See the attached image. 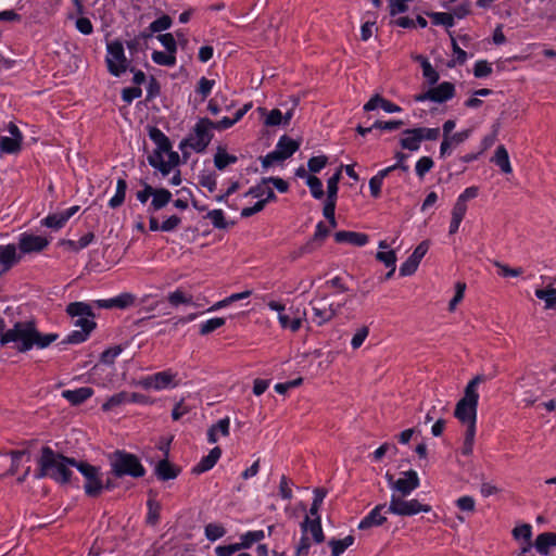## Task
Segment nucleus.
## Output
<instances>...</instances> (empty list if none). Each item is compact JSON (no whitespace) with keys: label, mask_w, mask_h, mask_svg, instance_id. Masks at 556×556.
Here are the masks:
<instances>
[{"label":"nucleus","mask_w":556,"mask_h":556,"mask_svg":"<svg viewBox=\"0 0 556 556\" xmlns=\"http://www.w3.org/2000/svg\"><path fill=\"white\" fill-rule=\"evenodd\" d=\"M212 125L213 121L210 118H201L194 125L192 134L180 142L179 149L184 151L188 147L198 153L205 151L213 138Z\"/></svg>","instance_id":"20e7f679"},{"label":"nucleus","mask_w":556,"mask_h":556,"mask_svg":"<svg viewBox=\"0 0 556 556\" xmlns=\"http://www.w3.org/2000/svg\"><path fill=\"white\" fill-rule=\"evenodd\" d=\"M214 86L215 80L207 79L206 77H201L199 79L195 92L201 96V101H204L208 97Z\"/></svg>","instance_id":"de8ad7c7"},{"label":"nucleus","mask_w":556,"mask_h":556,"mask_svg":"<svg viewBox=\"0 0 556 556\" xmlns=\"http://www.w3.org/2000/svg\"><path fill=\"white\" fill-rule=\"evenodd\" d=\"M93 395V390L89 387H81L75 390H64L62 396L73 405H79Z\"/></svg>","instance_id":"aec40b11"},{"label":"nucleus","mask_w":556,"mask_h":556,"mask_svg":"<svg viewBox=\"0 0 556 556\" xmlns=\"http://www.w3.org/2000/svg\"><path fill=\"white\" fill-rule=\"evenodd\" d=\"M67 219L65 218L64 214L62 212L50 214L47 217H45L41 220V225L52 228L54 230L61 229L65 224Z\"/></svg>","instance_id":"ea45409f"},{"label":"nucleus","mask_w":556,"mask_h":556,"mask_svg":"<svg viewBox=\"0 0 556 556\" xmlns=\"http://www.w3.org/2000/svg\"><path fill=\"white\" fill-rule=\"evenodd\" d=\"M58 339L56 333H40L34 320L16 321L12 328L2 333L0 344L2 346L13 344L20 353H25L33 348L45 349Z\"/></svg>","instance_id":"f257e3e1"},{"label":"nucleus","mask_w":556,"mask_h":556,"mask_svg":"<svg viewBox=\"0 0 556 556\" xmlns=\"http://www.w3.org/2000/svg\"><path fill=\"white\" fill-rule=\"evenodd\" d=\"M225 323H226V320L223 317L211 318L201 324L200 334L206 336V334L215 331L216 329L220 328L222 326H224Z\"/></svg>","instance_id":"a18cd8bd"},{"label":"nucleus","mask_w":556,"mask_h":556,"mask_svg":"<svg viewBox=\"0 0 556 556\" xmlns=\"http://www.w3.org/2000/svg\"><path fill=\"white\" fill-rule=\"evenodd\" d=\"M149 137L155 143L156 150L164 152L172 150V143L168 137L157 127H151L149 129Z\"/></svg>","instance_id":"cd10ccee"},{"label":"nucleus","mask_w":556,"mask_h":556,"mask_svg":"<svg viewBox=\"0 0 556 556\" xmlns=\"http://www.w3.org/2000/svg\"><path fill=\"white\" fill-rule=\"evenodd\" d=\"M172 192L165 188L154 189L149 211L156 212L165 207L172 201Z\"/></svg>","instance_id":"393cba45"},{"label":"nucleus","mask_w":556,"mask_h":556,"mask_svg":"<svg viewBox=\"0 0 556 556\" xmlns=\"http://www.w3.org/2000/svg\"><path fill=\"white\" fill-rule=\"evenodd\" d=\"M148 515H147V523L154 526L159 522L160 519V505L154 501H148Z\"/></svg>","instance_id":"13d9d810"},{"label":"nucleus","mask_w":556,"mask_h":556,"mask_svg":"<svg viewBox=\"0 0 556 556\" xmlns=\"http://www.w3.org/2000/svg\"><path fill=\"white\" fill-rule=\"evenodd\" d=\"M108 54L105 62L111 75L119 77L127 71L128 61L125 56L123 43L118 40L106 45Z\"/></svg>","instance_id":"6e6552de"},{"label":"nucleus","mask_w":556,"mask_h":556,"mask_svg":"<svg viewBox=\"0 0 556 556\" xmlns=\"http://www.w3.org/2000/svg\"><path fill=\"white\" fill-rule=\"evenodd\" d=\"M327 495V491L325 489L317 488L314 490V498L309 509V515L312 517H319L318 511L319 508Z\"/></svg>","instance_id":"49530a36"},{"label":"nucleus","mask_w":556,"mask_h":556,"mask_svg":"<svg viewBox=\"0 0 556 556\" xmlns=\"http://www.w3.org/2000/svg\"><path fill=\"white\" fill-rule=\"evenodd\" d=\"M491 73H492V67L486 61L481 60V61L476 62L475 67H473V75L477 78L486 77Z\"/></svg>","instance_id":"69168bd1"},{"label":"nucleus","mask_w":556,"mask_h":556,"mask_svg":"<svg viewBox=\"0 0 556 556\" xmlns=\"http://www.w3.org/2000/svg\"><path fill=\"white\" fill-rule=\"evenodd\" d=\"M199 184L210 192H214L217 187L216 176L214 174H203L199 177Z\"/></svg>","instance_id":"774afa93"},{"label":"nucleus","mask_w":556,"mask_h":556,"mask_svg":"<svg viewBox=\"0 0 556 556\" xmlns=\"http://www.w3.org/2000/svg\"><path fill=\"white\" fill-rule=\"evenodd\" d=\"M205 218L210 219L212 225L217 229H225L227 227L224 212L219 208L210 211Z\"/></svg>","instance_id":"3c124183"},{"label":"nucleus","mask_w":556,"mask_h":556,"mask_svg":"<svg viewBox=\"0 0 556 556\" xmlns=\"http://www.w3.org/2000/svg\"><path fill=\"white\" fill-rule=\"evenodd\" d=\"M167 300L173 306H178L180 304H193L192 296L180 289L170 292Z\"/></svg>","instance_id":"c03bdc74"},{"label":"nucleus","mask_w":556,"mask_h":556,"mask_svg":"<svg viewBox=\"0 0 556 556\" xmlns=\"http://www.w3.org/2000/svg\"><path fill=\"white\" fill-rule=\"evenodd\" d=\"M420 61L421 68H422V75L427 79L429 85H434L438 83L440 76L439 73L433 68L431 63L424 56L418 55L416 58Z\"/></svg>","instance_id":"f704fd0d"},{"label":"nucleus","mask_w":556,"mask_h":556,"mask_svg":"<svg viewBox=\"0 0 556 556\" xmlns=\"http://www.w3.org/2000/svg\"><path fill=\"white\" fill-rule=\"evenodd\" d=\"M75 467L86 479L84 485L86 494L91 497L99 496L104 489L100 478V468L85 462H77Z\"/></svg>","instance_id":"9d476101"},{"label":"nucleus","mask_w":556,"mask_h":556,"mask_svg":"<svg viewBox=\"0 0 556 556\" xmlns=\"http://www.w3.org/2000/svg\"><path fill=\"white\" fill-rule=\"evenodd\" d=\"M226 533V530L223 526L217 523H208L205 527V536L210 541H216L220 538H223Z\"/></svg>","instance_id":"864d4df0"},{"label":"nucleus","mask_w":556,"mask_h":556,"mask_svg":"<svg viewBox=\"0 0 556 556\" xmlns=\"http://www.w3.org/2000/svg\"><path fill=\"white\" fill-rule=\"evenodd\" d=\"M389 513L386 504H379L370 513L361 520L358 528L368 529L371 527H378L387 521V514Z\"/></svg>","instance_id":"dca6fc26"},{"label":"nucleus","mask_w":556,"mask_h":556,"mask_svg":"<svg viewBox=\"0 0 556 556\" xmlns=\"http://www.w3.org/2000/svg\"><path fill=\"white\" fill-rule=\"evenodd\" d=\"M484 380L485 378L481 375L471 379L465 388L464 396L456 404L454 416L466 425V429L476 430L479 400L478 386Z\"/></svg>","instance_id":"7ed1b4c3"},{"label":"nucleus","mask_w":556,"mask_h":556,"mask_svg":"<svg viewBox=\"0 0 556 556\" xmlns=\"http://www.w3.org/2000/svg\"><path fill=\"white\" fill-rule=\"evenodd\" d=\"M66 313L73 318L81 316L94 317L90 304H87L85 302L70 303L66 307Z\"/></svg>","instance_id":"7c9ffc66"},{"label":"nucleus","mask_w":556,"mask_h":556,"mask_svg":"<svg viewBox=\"0 0 556 556\" xmlns=\"http://www.w3.org/2000/svg\"><path fill=\"white\" fill-rule=\"evenodd\" d=\"M302 530L304 532H309L316 543H321L325 539L320 517L311 518L309 516H306L302 523Z\"/></svg>","instance_id":"4be33fe9"},{"label":"nucleus","mask_w":556,"mask_h":556,"mask_svg":"<svg viewBox=\"0 0 556 556\" xmlns=\"http://www.w3.org/2000/svg\"><path fill=\"white\" fill-rule=\"evenodd\" d=\"M300 148V143L288 136L278 140L274 151L269 152L262 160V166L267 168L276 162L285 161L293 155Z\"/></svg>","instance_id":"1a4fd4ad"},{"label":"nucleus","mask_w":556,"mask_h":556,"mask_svg":"<svg viewBox=\"0 0 556 556\" xmlns=\"http://www.w3.org/2000/svg\"><path fill=\"white\" fill-rule=\"evenodd\" d=\"M170 25L172 18L168 15H163L160 18L153 21L150 24L149 29L151 33H159L168 29Z\"/></svg>","instance_id":"4d7b16f0"},{"label":"nucleus","mask_w":556,"mask_h":556,"mask_svg":"<svg viewBox=\"0 0 556 556\" xmlns=\"http://www.w3.org/2000/svg\"><path fill=\"white\" fill-rule=\"evenodd\" d=\"M429 250V241L425 240L421 241L412 255L401 265L400 267V275L401 276H410L413 275L418 266L422 257L426 255V253Z\"/></svg>","instance_id":"4468645a"},{"label":"nucleus","mask_w":556,"mask_h":556,"mask_svg":"<svg viewBox=\"0 0 556 556\" xmlns=\"http://www.w3.org/2000/svg\"><path fill=\"white\" fill-rule=\"evenodd\" d=\"M376 258L382 262L387 267L395 266L396 263V255L392 250L379 251L376 255Z\"/></svg>","instance_id":"338daca9"},{"label":"nucleus","mask_w":556,"mask_h":556,"mask_svg":"<svg viewBox=\"0 0 556 556\" xmlns=\"http://www.w3.org/2000/svg\"><path fill=\"white\" fill-rule=\"evenodd\" d=\"M50 243V240L43 236L23 232L18 237L17 249L23 256L30 253H40L45 251Z\"/></svg>","instance_id":"ddd939ff"},{"label":"nucleus","mask_w":556,"mask_h":556,"mask_svg":"<svg viewBox=\"0 0 556 556\" xmlns=\"http://www.w3.org/2000/svg\"><path fill=\"white\" fill-rule=\"evenodd\" d=\"M531 535H532V527L529 523H523L514 528L513 536L516 540H525L527 542V546L522 548V553H527L531 548Z\"/></svg>","instance_id":"72a5a7b5"},{"label":"nucleus","mask_w":556,"mask_h":556,"mask_svg":"<svg viewBox=\"0 0 556 556\" xmlns=\"http://www.w3.org/2000/svg\"><path fill=\"white\" fill-rule=\"evenodd\" d=\"M238 157L236 155L227 153L223 148H218L214 155V165L217 169L224 170L228 165L237 163Z\"/></svg>","instance_id":"2f4dec72"},{"label":"nucleus","mask_w":556,"mask_h":556,"mask_svg":"<svg viewBox=\"0 0 556 556\" xmlns=\"http://www.w3.org/2000/svg\"><path fill=\"white\" fill-rule=\"evenodd\" d=\"M353 543H354V538L352 535H348L342 540L330 541L329 545L331 546L332 556H340Z\"/></svg>","instance_id":"a19ab883"},{"label":"nucleus","mask_w":556,"mask_h":556,"mask_svg":"<svg viewBox=\"0 0 556 556\" xmlns=\"http://www.w3.org/2000/svg\"><path fill=\"white\" fill-rule=\"evenodd\" d=\"M22 142L11 137L0 138V151L2 153L14 154L21 150Z\"/></svg>","instance_id":"37998d69"},{"label":"nucleus","mask_w":556,"mask_h":556,"mask_svg":"<svg viewBox=\"0 0 556 556\" xmlns=\"http://www.w3.org/2000/svg\"><path fill=\"white\" fill-rule=\"evenodd\" d=\"M136 296L131 293H121L114 298L116 308H126L135 303Z\"/></svg>","instance_id":"680f3d73"},{"label":"nucleus","mask_w":556,"mask_h":556,"mask_svg":"<svg viewBox=\"0 0 556 556\" xmlns=\"http://www.w3.org/2000/svg\"><path fill=\"white\" fill-rule=\"evenodd\" d=\"M306 185L309 188V191L313 198L320 200L324 197V189L321 180L316 176H307Z\"/></svg>","instance_id":"09e8293b"},{"label":"nucleus","mask_w":556,"mask_h":556,"mask_svg":"<svg viewBox=\"0 0 556 556\" xmlns=\"http://www.w3.org/2000/svg\"><path fill=\"white\" fill-rule=\"evenodd\" d=\"M390 14L395 16L401 13H405L408 10V2L412 0H388Z\"/></svg>","instance_id":"052dcab7"},{"label":"nucleus","mask_w":556,"mask_h":556,"mask_svg":"<svg viewBox=\"0 0 556 556\" xmlns=\"http://www.w3.org/2000/svg\"><path fill=\"white\" fill-rule=\"evenodd\" d=\"M430 18L432 21L433 24L435 25H443L445 27H452L454 25V16L453 14L451 13H446V12H434V13H431L430 15Z\"/></svg>","instance_id":"8fccbe9b"},{"label":"nucleus","mask_w":556,"mask_h":556,"mask_svg":"<svg viewBox=\"0 0 556 556\" xmlns=\"http://www.w3.org/2000/svg\"><path fill=\"white\" fill-rule=\"evenodd\" d=\"M342 166L327 181V199L337 201L338 184L341 179Z\"/></svg>","instance_id":"79ce46f5"},{"label":"nucleus","mask_w":556,"mask_h":556,"mask_svg":"<svg viewBox=\"0 0 556 556\" xmlns=\"http://www.w3.org/2000/svg\"><path fill=\"white\" fill-rule=\"evenodd\" d=\"M476 430L466 429L464 444L462 446V454L469 456L472 454L475 443Z\"/></svg>","instance_id":"6e6d98bb"},{"label":"nucleus","mask_w":556,"mask_h":556,"mask_svg":"<svg viewBox=\"0 0 556 556\" xmlns=\"http://www.w3.org/2000/svg\"><path fill=\"white\" fill-rule=\"evenodd\" d=\"M328 157L326 155L313 156L307 162L308 170L312 173H319L327 164Z\"/></svg>","instance_id":"bf43d9fd"},{"label":"nucleus","mask_w":556,"mask_h":556,"mask_svg":"<svg viewBox=\"0 0 556 556\" xmlns=\"http://www.w3.org/2000/svg\"><path fill=\"white\" fill-rule=\"evenodd\" d=\"M429 91L432 102L442 103L454 97L455 87L450 81H443L437 87L430 88Z\"/></svg>","instance_id":"6ab92c4d"},{"label":"nucleus","mask_w":556,"mask_h":556,"mask_svg":"<svg viewBox=\"0 0 556 556\" xmlns=\"http://www.w3.org/2000/svg\"><path fill=\"white\" fill-rule=\"evenodd\" d=\"M90 333L91 332L84 329L73 330L67 334L63 342L68 344H79L86 341Z\"/></svg>","instance_id":"5fc2aeb1"},{"label":"nucleus","mask_w":556,"mask_h":556,"mask_svg":"<svg viewBox=\"0 0 556 556\" xmlns=\"http://www.w3.org/2000/svg\"><path fill=\"white\" fill-rule=\"evenodd\" d=\"M122 348L119 345L110 348L105 350L101 354V362L108 365H112L115 361V358L122 353Z\"/></svg>","instance_id":"0e129e2a"},{"label":"nucleus","mask_w":556,"mask_h":556,"mask_svg":"<svg viewBox=\"0 0 556 556\" xmlns=\"http://www.w3.org/2000/svg\"><path fill=\"white\" fill-rule=\"evenodd\" d=\"M22 260V255L17 252V247L13 243L0 245V265L2 271L10 270L13 266L18 264Z\"/></svg>","instance_id":"f3484780"},{"label":"nucleus","mask_w":556,"mask_h":556,"mask_svg":"<svg viewBox=\"0 0 556 556\" xmlns=\"http://www.w3.org/2000/svg\"><path fill=\"white\" fill-rule=\"evenodd\" d=\"M222 455V450L219 447H214L210 451V453L202 457V459L193 467L192 472L194 473H203L210 469H212Z\"/></svg>","instance_id":"412c9836"},{"label":"nucleus","mask_w":556,"mask_h":556,"mask_svg":"<svg viewBox=\"0 0 556 556\" xmlns=\"http://www.w3.org/2000/svg\"><path fill=\"white\" fill-rule=\"evenodd\" d=\"M402 475L403 477L397 480H394L393 476L390 473H387L386 478L390 489L393 491L392 493H396L399 496H408L419 486V477L413 469L404 471Z\"/></svg>","instance_id":"9b49d317"},{"label":"nucleus","mask_w":556,"mask_h":556,"mask_svg":"<svg viewBox=\"0 0 556 556\" xmlns=\"http://www.w3.org/2000/svg\"><path fill=\"white\" fill-rule=\"evenodd\" d=\"M534 547L541 555H547L552 547H556V533L544 532L539 534Z\"/></svg>","instance_id":"bb28decb"},{"label":"nucleus","mask_w":556,"mask_h":556,"mask_svg":"<svg viewBox=\"0 0 556 556\" xmlns=\"http://www.w3.org/2000/svg\"><path fill=\"white\" fill-rule=\"evenodd\" d=\"M230 428V419L229 417H225L218 420L216 424L212 425L207 430V441L213 444L217 442L218 433L223 437L229 435Z\"/></svg>","instance_id":"a878e982"},{"label":"nucleus","mask_w":556,"mask_h":556,"mask_svg":"<svg viewBox=\"0 0 556 556\" xmlns=\"http://www.w3.org/2000/svg\"><path fill=\"white\" fill-rule=\"evenodd\" d=\"M127 402H129V393L123 391V392L116 393V394L112 395L111 397H109L108 401L102 404V409L104 412H109L117 406H121V405L127 403Z\"/></svg>","instance_id":"58836bf2"},{"label":"nucleus","mask_w":556,"mask_h":556,"mask_svg":"<svg viewBox=\"0 0 556 556\" xmlns=\"http://www.w3.org/2000/svg\"><path fill=\"white\" fill-rule=\"evenodd\" d=\"M368 333H369L368 327L363 326V327L358 328L351 340L352 348L354 350L361 348L362 344L364 343L365 339L368 337Z\"/></svg>","instance_id":"e2e57ef3"},{"label":"nucleus","mask_w":556,"mask_h":556,"mask_svg":"<svg viewBox=\"0 0 556 556\" xmlns=\"http://www.w3.org/2000/svg\"><path fill=\"white\" fill-rule=\"evenodd\" d=\"M111 465L112 471L116 477L128 475L134 478H139L146 473V470L139 459L135 455L125 452H115L112 457Z\"/></svg>","instance_id":"39448f33"},{"label":"nucleus","mask_w":556,"mask_h":556,"mask_svg":"<svg viewBox=\"0 0 556 556\" xmlns=\"http://www.w3.org/2000/svg\"><path fill=\"white\" fill-rule=\"evenodd\" d=\"M126 191H127V182L124 178H119L116 184L115 194L109 201V206L111 208L119 207L125 201Z\"/></svg>","instance_id":"473e14b6"},{"label":"nucleus","mask_w":556,"mask_h":556,"mask_svg":"<svg viewBox=\"0 0 556 556\" xmlns=\"http://www.w3.org/2000/svg\"><path fill=\"white\" fill-rule=\"evenodd\" d=\"M177 374L172 370L160 371L144 377L140 380L139 384L143 389H153L156 391L175 388L178 383L176 381Z\"/></svg>","instance_id":"f8f14e48"},{"label":"nucleus","mask_w":556,"mask_h":556,"mask_svg":"<svg viewBox=\"0 0 556 556\" xmlns=\"http://www.w3.org/2000/svg\"><path fill=\"white\" fill-rule=\"evenodd\" d=\"M434 163L431 157L422 156L420 157L415 166L416 174L419 178H422L428 172L431 170Z\"/></svg>","instance_id":"603ef678"},{"label":"nucleus","mask_w":556,"mask_h":556,"mask_svg":"<svg viewBox=\"0 0 556 556\" xmlns=\"http://www.w3.org/2000/svg\"><path fill=\"white\" fill-rule=\"evenodd\" d=\"M264 538L265 533L263 530L248 531L241 535V542H239V546L241 549L249 548L252 546V544L262 541Z\"/></svg>","instance_id":"c9c22d12"},{"label":"nucleus","mask_w":556,"mask_h":556,"mask_svg":"<svg viewBox=\"0 0 556 556\" xmlns=\"http://www.w3.org/2000/svg\"><path fill=\"white\" fill-rule=\"evenodd\" d=\"M421 137L417 128L405 129L402 134L400 144L403 149L417 151L420 148Z\"/></svg>","instance_id":"5701e85b"},{"label":"nucleus","mask_w":556,"mask_h":556,"mask_svg":"<svg viewBox=\"0 0 556 556\" xmlns=\"http://www.w3.org/2000/svg\"><path fill=\"white\" fill-rule=\"evenodd\" d=\"M305 315V311L301 312L299 308L293 309L290 307L286 314L278 315V320L281 328L296 332L302 327Z\"/></svg>","instance_id":"2eb2a0df"},{"label":"nucleus","mask_w":556,"mask_h":556,"mask_svg":"<svg viewBox=\"0 0 556 556\" xmlns=\"http://www.w3.org/2000/svg\"><path fill=\"white\" fill-rule=\"evenodd\" d=\"M388 510L396 516L409 517L419 513H429L431 511V506L422 504L416 498L406 500V496H399L396 493H392Z\"/></svg>","instance_id":"423d86ee"},{"label":"nucleus","mask_w":556,"mask_h":556,"mask_svg":"<svg viewBox=\"0 0 556 556\" xmlns=\"http://www.w3.org/2000/svg\"><path fill=\"white\" fill-rule=\"evenodd\" d=\"M179 470L166 459L160 460L155 467V473L159 479L166 481L175 479Z\"/></svg>","instance_id":"c85d7f7f"},{"label":"nucleus","mask_w":556,"mask_h":556,"mask_svg":"<svg viewBox=\"0 0 556 556\" xmlns=\"http://www.w3.org/2000/svg\"><path fill=\"white\" fill-rule=\"evenodd\" d=\"M245 195H252L254 198H263L260 201H265V204L271 201H275L277 199L274 190L268 187V182L264 181V178L262 179V182L251 187L249 191L245 193Z\"/></svg>","instance_id":"b1692460"},{"label":"nucleus","mask_w":556,"mask_h":556,"mask_svg":"<svg viewBox=\"0 0 556 556\" xmlns=\"http://www.w3.org/2000/svg\"><path fill=\"white\" fill-rule=\"evenodd\" d=\"M535 296L545 303V308L551 309L556 307V289H536Z\"/></svg>","instance_id":"e433bc0d"},{"label":"nucleus","mask_w":556,"mask_h":556,"mask_svg":"<svg viewBox=\"0 0 556 556\" xmlns=\"http://www.w3.org/2000/svg\"><path fill=\"white\" fill-rule=\"evenodd\" d=\"M151 59L157 65L174 66L176 64L175 52L153 51Z\"/></svg>","instance_id":"4c0bfd02"},{"label":"nucleus","mask_w":556,"mask_h":556,"mask_svg":"<svg viewBox=\"0 0 556 556\" xmlns=\"http://www.w3.org/2000/svg\"><path fill=\"white\" fill-rule=\"evenodd\" d=\"M334 240L338 243H350L355 247H364L369 238L367 235L355 231L341 230L334 233Z\"/></svg>","instance_id":"a211bd4d"},{"label":"nucleus","mask_w":556,"mask_h":556,"mask_svg":"<svg viewBox=\"0 0 556 556\" xmlns=\"http://www.w3.org/2000/svg\"><path fill=\"white\" fill-rule=\"evenodd\" d=\"M346 302L332 303L326 296L314 299L309 302L312 307V320L317 326H323L337 316Z\"/></svg>","instance_id":"0eeeda50"},{"label":"nucleus","mask_w":556,"mask_h":556,"mask_svg":"<svg viewBox=\"0 0 556 556\" xmlns=\"http://www.w3.org/2000/svg\"><path fill=\"white\" fill-rule=\"evenodd\" d=\"M492 161L501 168V170L505 174H510L513 168L509 162L508 152L504 146H498L496 148L495 154Z\"/></svg>","instance_id":"c756f323"},{"label":"nucleus","mask_w":556,"mask_h":556,"mask_svg":"<svg viewBox=\"0 0 556 556\" xmlns=\"http://www.w3.org/2000/svg\"><path fill=\"white\" fill-rule=\"evenodd\" d=\"M76 463V459L66 457L53 451L50 446H43L38 459L35 478L49 477L59 483H67L72 477L71 467H75Z\"/></svg>","instance_id":"f03ea898"}]
</instances>
